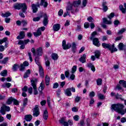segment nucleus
<instances>
[{
    "instance_id": "4",
    "label": "nucleus",
    "mask_w": 126,
    "mask_h": 126,
    "mask_svg": "<svg viewBox=\"0 0 126 126\" xmlns=\"http://www.w3.org/2000/svg\"><path fill=\"white\" fill-rule=\"evenodd\" d=\"M3 43H5L4 46L0 45V52H3L4 48H7L8 45V41H7V37H4L2 39L0 40V45H2Z\"/></svg>"
},
{
    "instance_id": "31",
    "label": "nucleus",
    "mask_w": 126,
    "mask_h": 126,
    "mask_svg": "<svg viewBox=\"0 0 126 126\" xmlns=\"http://www.w3.org/2000/svg\"><path fill=\"white\" fill-rule=\"evenodd\" d=\"M0 75L1 76H3V77L7 76V70L5 69L3 70L0 72Z\"/></svg>"
},
{
    "instance_id": "25",
    "label": "nucleus",
    "mask_w": 126,
    "mask_h": 126,
    "mask_svg": "<svg viewBox=\"0 0 126 126\" xmlns=\"http://www.w3.org/2000/svg\"><path fill=\"white\" fill-rule=\"evenodd\" d=\"M71 89L70 88H67L65 91V94L68 96H71L72 94H71Z\"/></svg>"
},
{
    "instance_id": "1",
    "label": "nucleus",
    "mask_w": 126,
    "mask_h": 126,
    "mask_svg": "<svg viewBox=\"0 0 126 126\" xmlns=\"http://www.w3.org/2000/svg\"><path fill=\"white\" fill-rule=\"evenodd\" d=\"M125 105L122 103H118L117 104H113L111 105V109L114 110L115 112L121 114V115H125V110H124Z\"/></svg>"
},
{
    "instance_id": "8",
    "label": "nucleus",
    "mask_w": 126,
    "mask_h": 126,
    "mask_svg": "<svg viewBox=\"0 0 126 126\" xmlns=\"http://www.w3.org/2000/svg\"><path fill=\"white\" fill-rule=\"evenodd\" d=\"M62 47L63 50H68V49L71 48V44L70 43H67L66 44L65 40H63L62 42Z\"/></svg>"
},
{
    "instance_id": "33",
    "label": "nucleus",
    "mask_w": 126,
    "mask_h": 126,
    "mask_svg": "<svg viewBox=\"0 0 126 126\" xmlns=\"http://www.w3.org/2000/svg\"><path fill=\"white\" fill-rule=\"evenodd\" d=\"M103 23L104 24H112V21L109 20L108 21V19L106 18L103 19Z\"/></svg>"
},
{
    "instance_id": "55",
    "label": "nucleus",
    "mask_w": 126,
    "mask_h": 126,
    "mask_svg": "<svg viewBox=\"0 0 126 126\" xmlns=\"http://www.w3.org/2000/svg\"><path fill=\"white\" fill-rule=\"evenodd\" d=\"M13 102H14V105L16 106L19 105V101H18L16 99L13 98Z\"/></svg>"
},
{
    "instance_id": "12",
    "label": "nucleus",
    "mask_w": 126,
    "mask_h": 126,
    "mask_svg": "<svg viewBox=\"0 0 126 126\" xmlns=\"http://www.w3.org/2000/svg\"><path fill=\"white\" fill-rule=\"evenodd\" d=\"M92 40L93 41V45L96 46V47H100V46H101V44L100 43V42L99 41V39H98V38H93Z\"/></svg>"
},
{
    "instance_id": "20",
    "label": "nucleus",
    "mask_w": 126,
    "mask_h": 126,
    "mask_svg": "<svg viewBox=\"0 0 126 126\" xmlns=\"http://www.w3.org/2000/svg\"><path fill=\"white\" fill-rule=\"evenodd\" d=\"M73 6V5L71 3H69L67 5V7H66V11H71V12L72 13V7Z\"/></svg>"
},
{
    "instance_id": "30",
    "label": "nucleus",
    "mask_w": 126,
    "mask_h": 126,
    "mask_svg": "<svg viewBox=\"0 0 126 126\" xmlns=\"http://www.w3.org/2000/svg\"><path fill=\"white\" fill-rule=\"evenodd\" d=\"M19 68V65L18 64H14L12 68L13 71H17V69Z\"/></svg>"
},
{
    "instance_id": "52",
    "label": "nucleus",
    "mask_w": 126,
    "mask_h": 126,
    "mask_svg": "<svg viewBox=\"0 0 126 126\" xmlns=\"http://www.w3.org/2000/svg\"><path fill=\"white\" fill-rule=\"evenodd\" d=\"M95 35H97V32H94L91 34L90 40H93V38L95 37Z\"/></svg>"
},
{
    "instance_id": "28",
    "label": "nucleus",
    "mask_w": 126,
    "mask_h": 126,
    "mask_svg": "<svg viewBox=\"0 0 126 126\" xmlns=\"http://www.w3.org/2000/svg\"><path fill=\"white\" fill-rule=\"evenodd\" d=\"M94 56L96 59H100V56H101V52L99 50H96L94 52Z\"/></svg>"
},
{
    "instance_id": "37",
    "label": "nucleus",
    "mask_w": 126,
    "mask_h": 126,
    "mask_svg": "<svg viewBox=\"0 0 126 126\" xmlns=\"http://www.w3.org/2000/svg\"><path fill=\"white\" fill-rule=\"evenodd\" d=\"M11 86V84L10 83H6L2 85V87H3V88H5V87H7V88H9V87Z\"/></svg>"
},
{
    "instance_id": "29",
    "label": "nucleus",
    "mask_w": 126,
    "mask_h": 126,
    "mask_svg": "<svg viewBox=\"0 0 126 126\" xmlns=\"http://www.w3.org/2000/svg\"><path fill=\"white\" fill-rule=\"evenodd\" d=\"M39 74L41 77H44V69H43V67H42V66H39Z\"/></svg>"
},
{
    "instance_id": "44",
    "label": "nucleus",
    "mask_w": 126,
    "mask_h": 126,
    "mask_svg": "<svg viewBox=\"0 0 126 126\" xmlns=\"http://www.w3.org/2000/svg\"><path fill=\"white\" fill-rule=\"evenodd\" d=\"M97 96L100 100H104L105 98V96L101 94H98Z\"/></svg>"
},
{
    "instance_id": "19",
    "label": "nucleus",
    "mask_w": 126,
    "mask_h": 126,
    "mask_svg": "<svg viewBox=\"0 0 126 126\" xmlns=\"http://www.w3.org/2000/svg\"><path fill=\"white\" fill-rule=\"evenodd\" d=\"M102 9L104 12H106L108 10V6H107V2L103 1L102 4Z\"/></svg>"
},
{
    "instance_id": "27",
    "label": "nucleus",
    "mask_w": 126,
    "mask_h": 126,
    "mask_svg": "<svg viewBox=\"0 0 126 126\" xmlns=\"http://www.w3.org/2000/svg\"><path fill=\"white\" fill-rule=\"evenodd\" d=\"M30 73H31V71L30 70V69L27 70L24 75V76H23L24 78H27L29 77V75H30Z\"/></svg>"
},
{
    "instance_id": "54",
    "label": "nucleus",
    "mask_w": 126,
    "mask_h": 126,
    "mask_svg": "<svg viewBox=\"0 0 126 126\" xmlns=\"http://www.w3.org/2000/svg\"><path fill=\"white\" fill-rule=\"evenodd\" d=\"M80 100H81V97L77 96H76V97L75 98V102L76 103H78V102H79V101H80Z\"/></svg>"
},
{
    "instance_id": "60",
    "label": "nucleus",
    "mask_w": 126,
    "mask_h": 126,
    "mask_svg": "<svg viewBox=\"0 0 126 126\" xmlns=\"http://www.w3.org/2000/svg\"><path fill=\"white\" fill-rule=\"evenodd\" d=\"M24 69H25V66L23 64H21L20 70L21 71H23V70H24Z\"/></svg>"
},
{
    "instance_id": "41",
    "label": "nucleus",
    "mask_w": 126,
    "mask_h": 126,
    "mask_svg": "<svg viewBox=\"0 0 126 126\" xmlns=\"http://www.w3.org/2000/svg\"><path fill=\"white\" fill-rule=\"evenodd\" d=\"M119 84H121L123 87L126 88V82L125 80H120L119 81Z\"/></svg>"
},
{
    "instance_id": "53",
    "label": "nucleus",
    "mask_w": 126,
    "mask_h": 126,
    "mask_svg": "<svg viewBox=\"0 0 126 126\" xmlns=\"http://www.w3.org/2000/svg\"><path fill=\"white\" fill-rule=\"evenodd\" d=\"M114 16H115V13L112 12L110 13V15L107 16V17L111 20V19H112Z\"/></svg>"
},
{
    "instance_id": "45",
    "label": "nucleus",
    "mask_w": 126,
    "mask_h": 126,
    "mask_svg": "<svg viewBox=\"0 0 126 126\" xmlns=\"http://www.w3.org/2000/svg\"><path fill=\"white\" fill-rule=\"evenodd\" d=\"M102 80L101 78H98L96 80V84L97 85H98V86L100 85H102Z\"/></svg>"
},
{
    "instance_id": "7",
    "label": "nucleus",
    "mask_w": 126,
    "mask_h": 126,
    "mask_svg": "<svg viewBox=\"0 0 126 126\" xmlns=\"http://www.w3.org/2000/svg\"><path fill=\"white\" fill-rule=\"evenodd\" d=\"M45 30L46 28H45V27H41L40 28H38L36 32H34L33 34L35 37H39V36L42 35V32L41 31L43 32Z\"/></svg>"
},
{
    "instance_id": "26",
    "label": "nucleus",
    "mask_w": 126,
    "mask_h": 126,
    "mask_svg": "<svg viewBox=\"0 0 126 126\" xmlns=\"http://www.w3.org/2000/svg\"><path fill=\"white\" fill-rule=\"evenodd\" d=\"M80 3H81V0H78L77 1H74L72 4L74 6V7H78V6L80 5Z\"/></svg>"
},
{
    "instance_id": "17",
    "label": "nucleus",
    "mask_w": 126,
    "mask_h": 126,
    "mask_svg": "<svg viewBox=\"0 0 126 126\" xmlns=\"http://www.w3.org/2000/svg\"><path fill=\"white\" fill-rule=\"evenodd\" d=\"M33 119V117L32 115L29 114V115H26L25 116L24 120L26 122H30L31 121H32V119Z\"/></svg>"
},
{
    "instance_id": "9",
    "label": "nucleus",
    "mask_w": 126,
    "mask_h": 126,
    "mask_svg": "<svg viewBox=\"0 0 126 126\" xmlns=\"http://www.w3.org/2000/svg\"><path fill=\"white\" fill-rule=\"evenodd\" d=\"M40 115V111H39V106L36 105L33 111L32 116L33 117H38Z\"/></svg>"
},
{
    "instance_id": "61",
    "label": "nucleus",
    "mask_w": 126,
    "mask_h": 126,
    "mask_svg": "<svg viewBox=\"0 0 126 126\" xmlns=\"http://www.w3.org/2000/svg\"><path fill=\"white\" fill-rule=\"evenodd\" d=\"M65 77H66L67 78H68V77H69V71L68 70L65 71Z\"/></svg>"
},
{
    "instance_id": "13",
    "label": "nucleus",
    "mask_w": 126,
    "mask_h": 126,
    "mask_svg": "<svg viewBox=\"0 0 126 126\" xmlns=\"http://www.w3.org/2000/svg\"><path fill=\"white\" fill-rule=\"evenodd\" d=\"M44 89H45V85H44V83L42 82L38 88V91H39V93L41 95L43 94V90H44Z\"/></svg>"
},
{
    "instance_id": "62",
    "label": "nucleus",
    "mask_w": 126,
    "mask_h": 126,
    "mask_svg": "<svg viewBox=\"0 0 126 126\" xmlns=\"http://www.w3.org/2000/svg\"><path fill=\"white\" fill-rule=\"evenodd\" d=\"M63 14V9H60L58 12V15L59 16H62Z\"/></svg>"
},
{
    "instance_id": "6",
    "label": "nucleus",
    "mask_w": 126,
    "mask_h": 126,
    "mask_svg": "<svg viewBox=\"0 0 126 126\" xmlns=\"http://www.w3.org/2000/svg\"><path fill=\"white\" fill-rule=\"evenodd\" d=\"M9 111H10V107L4 104L0 107V113L3 115H5L6 112H9Z\"/></svg>"
},
{
    "instance_id": "18",
    "label": "nucleus",
    "mask_w": 126,
    "mask_h": 126,
    "mask_svg": "<svg viewBox=\"0 0 126 126\" xmlns=\"http://www.w3.org/2000/svg\"><path fill=\"white\" fill-rule=\"evenodd\" d=\"M39 5H41L44 6V7L46 8L48 7V1L46 0H41L40 3Z\"/></svg>"
},
{
    "instance_id": "34",
    "label": "nucleus",
    "mask_w": 126,
    "mask_h": 126,
    "mask_svg": "<svg viewBox=\"0 0 126 126\" xmlns=\"http://www.w3.org/2000/svg\"><path fill=\"white\" fill-rule=\"evenodd\" d=\"M51 58L52 60H54V61H57V60L59 59V56L56 53H53L51 55Z\"/></svg>"
},
{
    "instance_id": "21",
    "label": "nucleus",
    "mask_w": 126,
    "mask_h": 126,
    "mask_svg": "<svg viewBox=\"0 0 126 126\" xmlns=\"http://www.w3.org/2000/svg\"><path fill=\"white\" fill-rule=\"evenodd\" d=\"M87 66H88L89 68H91L93 72H95L96 69H95V66H94L92 63H88Z\"/></svg>"
},
{
    "instance_id": "59",
    "label": "nucleus",
    "mask_w": 126,
    "mask_h": 126,
    "mask_svg": "<svg viewBox=\"0 0 126 126\" xmlns=\"http://www.w3.org/2000/svg\"><path fill=\"white\" fill-rule=\"evenodd\" d=\"M73 119L76 122H78L79 121V116L78 115H75L73 117Z\"/></svg>"
},
{
    "instance_id": "49",
    "label": "nucleus",
    "mask_w": 126,
    "mask_h": 126,
    "mask_svg": "<svg viewBox=\"0 0 126 126\" xmlns=\"http://www.w3.org/2000/svg\"><path fill=\"white\" fill-rule=\"evenodd\" d=\"M126 29L125 28L122 29L120 31H119L118 32V35H121V34H123V33H124V32H126Z\"/></svg>"
},
{
    "instance_id": "43",
    "label": "nucleus",
    "mask_w": 126,
    "mask_h": 126,
    "mask_svg": "<svg viewBox=\"0 0 126 126\" xmlns=\"http://www.w3.org/2000/svg\"><path fill=\"white\" fill-rule=\"evenodd\" d=\"M47 104L50 109H52V105H51V97L48 96L47 97Z\"/></svg>"
},
{
    "instance_id": "48",
    "label": "nucleus",
    "mask_w": 126,
    "mask_h": 126,
    "mask_svg": "<svg viewBox=\"0 0 126 126\" xmlns=\"http://www.w3.org/2000/svg\"><path fill=\"white\" fill-rule=\"evenodd\" d=\"M77 69V66L76 65H74L72 68V70H71V73H74L75 71H76V70Z\"/></svg>"
},
{
    "instance_id": "14",
    "label": "nucleus",
    "mask_w": 126,
    "mask_h": 126,
    "mask_svg": "<svg viewBox=\"0 0 126 126\" xmlns=\"http://www.w3.org/2000/svg\"><path fill=\"white\" fill-rule=\"evenodd\" d=\"M25 38V32L24 31H22L19 33V35L17 37L18 40H21Z\"/></svg>"
},
{
    "instance_id": "3",
    "label": "nucleus",
    "mask_w": 126,
    "mask_h": 126,
    "mask_svg": "<svg viewBox=\"0 0 126 126\" xmlns=\"http://www.w3.org/2000/svg\"><path fill=\"white\" fill-rule=\"evenodd\" d=\"M15 9H22V11L26 14L27 13V5L25 3H19L14 6Z\"/></svg>"
},
{
    "instance_id": "36",
    "label": "nucleus",
    "mask_w": 126,
    "mask_h": 126,
    "mask_svg": "<svg viewBox=\"0 0 126 126\" xmlns=\"http://www.w3.org/2000/svg\"><path fill=\"white\" fill-rule=\"evenodd\" d=\"M10 15H11V13L9 12H6L5 13L1 14V16H2V17H8L9 16H10Z\"/></svg>"
},
{
    "instance_id": "40",
    "label": "nucleus",
    "mask_w": 126,
    "mask_h": 126,
    "mask_svg": "<svg viewBox=\"0 0 126 126\" xmlns=\"http://www.w3.org/2000/svg\"><path fill=\"white\" fill-rule=\"evenodd\" d=\"M12 102H13V98L12 97H10L8 99L6 104H7V105H10L12 103Z\"/></svg>"
},
{
    "instance_id": "57",
    "label": "nucleus",
    "mask_w": 126,
    "mask_h": 126,
    "mask_svg": "<svg viewBox=\"0 0 126 126\" xmlns=\"http://www.w3.org/2000/svg\"><path fill=\"white\" fill-rule=\"evenodd\" d=\"M35 62L37 65H40V62H39V57H35Z\"/></svg>"
},
{
    "instance_id": "24",
    "label": "nucleus",
    "mask_w": 126,
    "mask_h": 126,
    "mask_svg": "<svg viewBox=\"0 0 126 126\" xmlns=\"http://www.w3.org/2000/svg\"><path fill=\"white\" fill-rule=\"evenodd\" d=\"M61 29V25L59 24H55L53 26V31H59Z\"/></svg>"
},
{
    "instance_id": "56",
    "label": "nucleus",
    "mask_w": 126,
    "mask_h": 126,
    "mask_svg": "<svg viewBox=\"0 0 126 126\" xmlns=\"http://www.w3.org/2000/svg\"><path fill=\"white\" fill-rule=\"evenodd\" d=\"M8 61V58L6 57L5 59H4L2 61H1V63H6L7 61Z\"/></svg>"
},
{
    "instance_id": "38",
    "label": "nucleus",
    "mask_w": 126,
    "mask_h": 126,
    "mask_svg": "<svg viewBox=\"0 0 126 126\" xmlns=\"http://www.w3.org/2000/svg\"><path fill=\"white\" fill-rule=\"evenodd\" d=\"M125 47H126V46H125L123 43H120L118 45L119 49L120 51H124V48H125Z\"/></svg>"
},
{
    "instance_id": "42",
    "label": "nucleus",
    "mask_w": 126,
    "mask_h": 126,
    "mask_svg": "<svg viewBox=\"0 0 126 126\" xmlns=\"http://www.w3.org/2000/svg\"><path fill=\"white\" fill-rule=\"evenodd\" d=\"M122 95L121 94H117L116 95H115V97L116 99H120L121 101H125V99L122 97Z\"/></svg>"
},
{
    "instance_id": "64",
    "label": "nucleus",
    "mask_w": 126,
    "mask_h": 126,
    "mask_svg": "<svg viewBox=\"0 0 126 126\" xmlns=\"http://www.w3.org/2000/svg\"><path fill=\"white\" fill-rule=\"evenodd\" d=\"M23 26L24 27L27 25V21L25 20H23L21 21Z\"/></svg>"
},
{
    "instance_id": "23",
    "label": "nucleus",
    "mask_w": 126,
    "mask_h": 126,
    "mask_svg": "<svg viewBox=\"0 0 126 126\" xmlns=\"http://www.w3.org/2000/svg\"><path fill=\"white\" fill-rule=\"evenodd\" d=\"M48 117H49V115L48 113V110L46 109L43 111V118L44 120H45V121H47V120H48Z\"/></svg>"
},
{
    "instance_id": "51",
    "label": "nucleus",
    "mask_w": 126,
    "mask_h": 126,
    "mask_svg": "<svg viewBox=\"0 0 126 126\" xmlns=\"http://www.w3.org/2000/svg\"><path fill=\"white\" fill-rule=\"evenodd\" d=\"M28 103V98H25L23 100V106H25L26 105H27V103Z\"/></svg>"
},
{
    "instance_id": "50",
    "label": "nucleus",
    "mask_w": 126,
    "mask_h": 126,
    "mask_svg": "<svg viewBox=\"0 0 126 126\" xmlns=\"http://www.w3.org/2000/svg\"><path fill=\"white\" fill-rule=\"evenodd\" d=\"M89 95L90 98H93V97L95 96V92H91V93H90Z\"/></svg>"
},
{
    "instance_id": "47",
    "label": "nucleus",
    "mask_w": 126,
    "mask_h": 126,
    "mask_svg": "<svg viewBox=\"0 0 126 126\" xmlns=\"http://www.w3.org/2000/svg\"><path fill=\"white\" fill-rule=\"evenodd\" d=\"M87 2H88L87 0H83L82 5V8H83V7H85V6H86V5L87 4Z\"/></svg>"
},
{
    "instance_id": "10",
    "label": "nucleus",
    "mask_w": 126,
    "mask_h": 126,
    "mask_svg": "<svg viewBox=\"0 0 126 126\" xmlns=\"http://www.w3.org/2000/svg\"><path fill=\"white\" fill-rule=\"evenodd\" d=\"M38 7H40V3L39 2H37L36 4H32V5L33 13H36L38 11Z\"/></svg>"
},
{
    "instance_id": "35",
    "label": "nucleus",
    "mask_w": 126,
    "mask_h": 126,
    "mask_svg": "<svg viewBox=\"0 0 126 126\" xmlns=\"http://www.w3.org/2000/svg\"><path fill=\"white\" fill-rule=\"evenodd\" d=\"M43 17V15H40L39 17H34L32 19L33 21H34L35 22H37V21H40V20L41 18Z\"/></svg>"
},
{
    "instance_id": "58",
    "label": "nucleus",
    "mask_w": 126,
    "mask_h": 126,
    "mask_svg": "<svg viewBox=\"0 0 126 126\" xmlns=\"http://www.w3.org/2000/svg\"><path fill=\"white\" fill-rule=\"evenodd\" d=\"M87 20L89 22H93V21H94V19H93L92 17L90 16L87 18Z\"/></svg>"
},
{
    "instance_id": "5",
    "label": "nucleus",
    "mask_w": 126,
    "mask_h": 126,
    "mask_svg": "<svg viewBox=\"0 0 126 126\" xmlns=\"http://www.w3.org/2000/svg\"><path fill=\"white\" fill-rule=\"evenodd\" d=\"M37 81V79H34V80H31V85L33 87V94L34 95H38L39 94V92H38V89H37V84H36V81Z\"/></svg>"
},
{
    "instance_id": "39",
    "label": "nucleus",
    "mask_w": 126,
    "mask_h": 126,
    "mask_svg": "<svg viewBox=\"0 0 126 126\" xmlns=\"http://www.w3.org/2000/svg\"><path fill=\"white\" fill-rule=\"evenodd\" d=\"M76 51V44L75 42H73L72 44V51L73 53H75Z\"/></svg>"
},
{
    "instance_id": "2",
    "label": "nucleus",
    "mask_w": 126,
    "mask_h": 126,
    "mask_svg": "<svg viewBox=\"0 0 126 126\" xmlns=\"http://www.w3.org/2000/svg\"><path fill=\"white\" fill-rule=\"evenodd\" d=\"M101 45L104 49H108L109 51H111L112 54H113L114 52H117L118 51V49L116 48H115V44L111 45L110 44L103 43Z\"/></svg>"
},
{
    "instance_id": "63",
    "label": "nucleus",
    "mask_w": 126,
    "mask_h": 126,
    "mask_svg": "<svg viewBox=\"0 0 126 126\" xmlns=\"http://www.w3.org/2000/svg\"><path fill=\"white\" fill-rule=\"evenodd\" d=\"M28 93L30 94H32V93H33V88H32V87H31L28 89Z\"/></svg>"
},
{
    "instance_id": "46",
    "label": "nucleus",
    "mask_w": 126,
    "mask_h": 126,
    "mask_svg": "<svg viewBox=\"0 0 126 126\" xmlns=\"http://www.w3.org/2000/svg\"><path fill=\"white\" fill-rule=\"evenodd\" d=\"M120 10L122 11V13H126V9H125L124 6L123 5H120L119 6Z\"/></svg>"
},
{
    "instance_id": "11",
    "label": "nucleus",
    "mask_w": 126,
    "mask_h": 126,
    "mask_svg": "<svg viewBox=\"0 0 126 126\" xmlns=\"http://www.w3.org/2000/svg\"><path fill=\"white\" fill-rule=\"evenodd\" d=\"M43 24L44 26H47L49 24V17H48V15L46 13L43 16Z\"/></svg>"
},
{
    "instance_id": "32",
    "label": "nucleus",
    "mask_w": 126,
    "mask_h": 126,
    "mask_svg": "<svg viewBox=\"0 0 126 126\" xmlns=\"http://www.w3.org/2000/svg\"><path fill=\"white\" fill-rule=\"evenodd\" d=\"M50 79L49 76L46 75L45 77V84L47 86L50 85Z\"/></svg>"
},
{
    "instance_id": "15",
    "label": "nucleus",
    "mask_w": 126,
    "mask_h": 126,
    "mask_svg": "<svg viewBox=\"0 0 126 126\" xmlns=\"http://www.w3.org/2000/svg\"><path fill=\"white\" fill-rule=\"evenodd\" d=\"M79 62L82 63H86V54H84L79 58Z\"/></svg>"
},
{
    "instance_id": "16",
    "label": "nucleus",
    "mask_w": 126,
    "mask_h": 126,
    "mask_svg": "<svg viewBox=\"0 0 126 126\" xmlns=\"http://www.w3.org/2000/svg\"><path fill=\"white\" fill-rule=\"evenodd\" d=\"M60 124L63 125L64 126H68V123L65 122V118H63L59 121Z\"/></svg>"
},
{
    "instance_id": "22",
    "label": "nucleus",
    "mask_w": 126,
    "mask_h": 126,
    "mask_svg": "<svg viewBox=\"0 0 126 126\" xmlns=\"http://www.w3.org/2000/svg\"><path fill=\"white\" fill-rule=\"evenodd\" d=\"M36 54L37 56H42L43 55V48L39 47L36 49Z\"/></svg>"
}]
</instances>
